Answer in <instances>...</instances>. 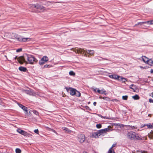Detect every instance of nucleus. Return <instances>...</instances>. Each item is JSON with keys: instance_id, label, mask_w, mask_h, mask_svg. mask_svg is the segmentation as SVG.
I'll return each mask as SVG.
<instances>
[{"instance_id": "39448f33", "label": "nucleus", "mask_w": 153, "mask_h": 153, "mask_svg": "<svg viewBox=\"0 0 153 153\" xmlns=\"http://www.w3.org/2000/svg\"><path fill=\"white\" fill-rule=\"evenodd\" d=\"M69 93L71 96H76V97H79L81 95V93L79 91L73 88L70 90Z\"/></svg>"}, {"instance_id": "864d4df0", "label": "nucleus", "mask_w": 153, "mask_h": 153, "mask_svg": "<svg viewBox=\"0 0 153 153\" xmlns=\"http://www.w3.org/2000/svg\"><path fill=\"white\" fill-rule=\"evenodd\" d=\"M102 58L103 59V60H108V59H105V58Z\"/></svg>"}, {"instance_id": "49530a36", "label": "nucleus", "mask_w": 153, "mask_h": 153, "mask_svg": "<svg viewBox=\"0 0 153 153\" xmlns=\"http://www.w3.org/2000/svg\"><path fill=\"white\" fill-rule=\"evenodd\" d=\"M116 144H113L111 146V147L110 149H112V148L114 147L116 145Z\"/></svg>"}, {"instance_id": "0eeeda50", "label": "nucleus", "mask_w": 153, "mask_h": 153, "mask_svg": "<svg viewBox=\"0 0 153 153\" xmlns=\"http://www.w3.org/2000/svg\"><path fill=\"white\" fill-rule=\"evenodd\" d=\"M36 9L37 10L38 12H44L45 10V8L42 5L38 4H36V5H34Z\"/></svg>"}, {"instance_id": "6ab92c4d", "label": "nucleus", "mask_w": 153, "mask_h": 153, "mask_svg": "<svg viewBox=\"0 0 153 153\" xmlns=\"http://www.w3.org/2000/svg\"><path fill=\"white\" fill-rule=\"evenodd\" d=\"M99 98L100 99H103L107 101H110V99L108 97H102L101 96H100Z\"/></svg>"}, {"instance_id": "1a4fd4ad", "label": "nucleus", "mask_w": 153, "mask_h": 153, "mask_svg": "<svg viewBox=\"0 0 153 153\" xmlns=\"http://www.w3.org/2000/svg\"><path fill=\"white\" fill-rule=\"evenodd\" d=\"M17 131L19 133L21 134L24 135L25 136H29L30 135V134L27 133V132L25 131L24 130H21L20 128H18L17 129Z\"/></svg>"}, {"instance_id": "2eb2a0df", "label": "nucleus", "mask_w": 153, "mask_h": 153, "mask_svg": "<svg viewBox=\"0 0 153 153\" xmlns=\"http://www.w3.org/2000/svg\"><path fill=\"white\" fill-rule=\"evenodd\" d=\"M19 70L21 71L25 72L27 71V68L24 67L20 66L19 68Z\"/></svg>"}, {"instance_id": "6e6552de", "label": "nucleus", "mask_w": 153, "mask_h": 153, "mask_svg": "<svg viewBox=\"0 0 153 153\" xmlns=\"http://www.w3.org/2000/svg\"><path fill=\"white\" fill-rule=\"evenodd\" d=\"M77 137L78 138V140L81 143H83L85 139V135L82 134H79L78 135Z\"/></svg>"}, {"instance_id": "7ed1b4c3", "label": "nucleus", "mask_w": 153, "mask_h": 153, "mask_svg": "<svg viewBox=\"0 0 153 153\" xmlns=\"http://www.w3.org/2000/svg\"><path fill=\"white\" fill-rule=\"evenodd\" d=\"M26 55L27 57V60L28 61L29 63L33 64H36L38 60L34 56L31 55H28L27 54H26Z\"/></svg>"}, {"instance_id": "9d476101", "label": "nucleus", "mask_w": 153, "mask_h": 153, "mask_svg": "<svg viewBox=\"0 0 153 153\" xmlns=\"http://www.w3.org/2000/svg\"><path fill=\"white\" fill-rule=\"evenodd\" d=\"M18 61L21 64H22L24 63H26V62L23 56H19L18 59Z\"/></svg>"}, {"instance_id": "393cba45", "label": "nucleus", "mask_w": 153, "mask_h": 153, "mask_svg": "<svg viewBox=\"0 0 153 153\" xmlns=\"http://www.w3.org/2000/svg\"><path fill=\"white\" fill-rule=\"evenodd\" d=\"M147 126L148 128L152 129L153 128V126L151 123L147 124Z\"/></svg>"}, {"instance_id": "a878e982", "label": "nucleus", "mask_w": 153, "mask_h": 153, "mask_svg": "<svg viewBox=\"0 0 153 153\" xmlns=\"http://www.w3.org/2000/svg\"><path fill=\"white\" fill-rule=\"evenodd\" d=\"M16 153H21L22 151L19 148H16L15 150Z\"/></svg>"}, {"instance_id": "052dcab7", "label": "nucleus", "mask_w": 153, "mask_h": 153, "mask_svg": "<svg viewBox=\"0 0 153 153\" xmlns=\"http://www.w3.org/2000/svg\"><path fill=\"white\" fill-rule=\"evenodd\" d=\"M1 16V15H0V16Z\"/></svg>"}, {"instance_id": "b1692460", "label": "nucleus", "mask_w": 153, "mask_h": 153, "mask_svg": "<svg viewBox=\"0 0 153 153\" xmlns=\"http://www.w3.org/2000/svg\"><path fill=\"white\" fill-rule=\"evenodd\" d=\"M65 88L66 89L67 91L68 92H70V90H71L72 89V88L70 87H66L65 86Z\"/></svg>"}, {"instance_id": "c85d7f7f", "label": "nucleus", "mask_w": 153, "mask_h": 153, "mask_svg": "<svg viewBox=\"0 0 153 153\" xmlns=\"http://www.w3.org/2000/svg\"><path fill=\"white\" fill-rule=\"evenodd\" d=\"M98 132H99L100 134L101 135L102 134L105 133L104 129H100L99 130H98Z\"/></svg>"}, {"instance_id": "79ce46f5", "label": "nucleus", "mask_w": 153, "mask_h": 153, "mask_svg": "<svg viewBox=\"0 0 153 153\" xmlns=\"http://www.w3.org/2000/svg\"><path fill=\"white\" fill-rule=\"evenodd\" d=\"M131 126V129H137V128L136 126Z\"/></svg>"}, {"instance_id": "f257e3e1", "label": "nucleus", "mask_w": 153, "mask_h": 153, "mask_svg": "<svg viewBox=\"0 0 153 153\" xmlns=\"http://www.w3.org/2000/svg\"><path fill=\"white\" fill-rule=\"evenodd\" d=\"M128 139L132 140H143L144 138L136 132L132 131L128 132L126 135Z\"/></svg>"}, {"instance_id": "f3484780", "label": "nucleus", "mask_w": 153, "mask_h": 153, "mask_svg": "<svg viewBox=\"0 0 153 153\" xmlns=\"http://www.w3.org/2000/svg\"><path fill=\"white\" fill-rule=\"evenodd\" d=\"M63 129L65 131V132L66 133H69L72 132V131L68 129V128L66 127H63Z\"/></svg>"}, {"instance_id": "4468645a", "label": "nucleus", "mask_w": 153, "mask_h": 153, "mask_svg": "<svg viewBox=\"0 0 153 153\" xmlns=\"http://www.w3.org/2000/svg\"><path fill=\"white\" fill-rule=\"evenodd\" d=\"M142 59L143 61L146 63L147 64L149 63V58L146 57L145 56H142Z\"/></svg>"}, {"instance_id": "c756f323", "label": "nucleus", "mask_w": 153, "mask_h": 153, "mask_svg": "<svg viewBox=\"0 0 153 153\" xmlns=\"http://www.w3.org/2000/svg\"><path fill=\"white\" fill-rule=\"evenodd\" d=\"M128 98V96L127 95L123 96H122V99L124 100H127Z\"/></svg>"}, {"instance_id": "3c124183", "label": "nucleus", "mask_w": 153, "mask_h": 153, "mask_svg": "<svg viewBox=\"0 0 153 153\" xmlns=\"http://www.w3.org/2000/svg\"><path fill=\"white\" fill-rule=\"evenodd\" d=\"M150 72L151 73H153V69H151L150 71Z\"/></svg>"}, {"instance_id": "20e7f679", "label": "nucleus", "mask_w": 153, "mask_h": 153, "mask_svg": "<svg viewBox=\"0 0 153 153\" xmlns=\"http://www.w3.org/2000/svg\"><path fill=\"white\" fill-rule=\"evenodd\" d=\"M17 104L19 106L25 111V113L26 115L27 116L30 115V110L28 109L27 107L19 103H18Z\"/></svg>"}, {"instance_id": "13d9d810", "label": "nucleus", "mask_w": 153, "mask_h": 153, "mask_svg": "<svg viewBox=\"0 0 153 153\" xmlns=\"http://www.w3.org/2000/svg\"><path fill=\"white\" fill-rule=\"evenodd\" d=\"M82 153H87V152L85 151H84Z\"/></svg>"}, {"instance_id": "bf43d9fd", "label": "nucleus", "mask_w": 153, "mask_h": 153, "mask_svg": "<svg viewBox=\"0 0 153 153\" xmlns=\"http://www.w3.org/2000/svg\"><path fill=\"white\" fill-rule=\"evenodd\" d=\"M4 56L6 58H7V56L6 55H5Z\"/></svg>"}, {"instance_id": "473e14b6", "label": "nucleus", "mask_w": 153, "mask_h": 153, "mask_svg": "<svg viewBox=\"0 0 153 153\" xmlns=\"http://www.w3.org/2000/svg\"><path fill=\"white\" fill-rule=\"evenodd\" d=\"M36 4H32L30 5L29 7L30 8V9H33V8H35V7H34V5H36Z\"/></svg>"}, {"instance_id": "f8f14e48", "label": "nucleus", "mask_w": 153, "mask_h": 153, "mask_svg": "<svg viewBox=\"0 0 153 153\" xmlns=\"http://www.w3.org/2000/svg\"><path fill=\"white\" fill-rule=\"evenodd\" d=\"M109 76L111 78L118 80V79L119 78L120 76L117 75H109Z\"/></svg>"}, {"instance_id": "5701e85b", "label": "nucleus", "mask_w": 153, "mask_h": 153, "mask_svg": "<svg viewBox=\"0 0 153 153\" xmlns=\"http://www.w3.org/2000/svg\"><path fill=\"white\" fill-rule=\"evenodd\" d=\"M136 85L134 84H131L130 86V88L135 91L136 88Z\"/></svg>"}, {"instance_id": "8fccbe9b", "label": "nucleus", "mask_w": 153, "mask_h": 153, "mask_svg": "<svg viewBox=\"0 0 153 153\" xmlns=\"http://www.w3.org/2000/svg\"><path fill=\"white\" fill-rule=\"evenodd\" d=\"M97 88L94 89V90H93V91H95V92H96L97 91Z\"/></svg>"}, {"instance_id": "4be33fe9", "label": "nucleus", "mask_w": 153, "mask_h": 153, "mask_svg": "<svg viewBox=\"0 0 153 153\" xmlns=\"http://www.w3.org/2000/svg\"><path fill=\"white\" fill-rule=\"evenodd\" d=\"M149 63L147 64H149L151 66H153V61L151 59H149Z\"/></svg>"}, {"instance_id": "603ef678", "label": "nucleus", "mask_w": 153, "mask_h": 153, "mask_svg": "<svg viewBox=\"0 0 153 153\" xmlns=\"http://www.w3.org/2000/svg\"><path fill=\"white\" fill-rule=\"evenodd\" d=\"M139 25V22H138L137 23V24H136L134 26H137V25Z\"/></svg>"}, {"instance_id": "bb28decb", "label": "nucleus", "mask_w": 153, "mask_h": 153, "mask_svg": "<svg viewBox=\"0 0 153 153\" xmlns=\"http://www.w3.org/2000/svg\"><path fill=\"white\" fill-rule=\"evenodd\" d=\"M45 62L44 61H43L42 59L40 60L39 61V64L40 65H43L45 63Z\"/></svg>"}, {"instance_id": "ddd939ff", "label": "nucleus", "mask_w": 153, "mask_h": 153, "mask_svg": "<svg viewBox=\"0 0 153 153\" xmlns=\"http://www.w3.org/2000/svg\"><path fill=\"white\" fill-rule=\"evenodd\" d=\"M100 135V134L98 132V131L97 132H93L92 133V136L95 138L98 137Z\"/></svg>"}, {"instance_id": "4c0bfd02", "label": "nucleus", "mask_w": 153, "mask_h": 153, "mask_svg": "<svg viewBox=\"0 0 153 153\" xmlns=\"http://www.w3.org/2000/svg\"><path fill=\"white\" fill-rule=\"evenodd\" d=\"M34 131L35 133H36L37 134H39V131L38 129H37L34 130Z\"/></svg>"}, {"instance_id": "f03ea898", "label": "nucleus", "mask_w": 153, "mask_h": 153, "mask_svg": "<svg viewBox=\"0 0 153 153\" xmlns=\"http://www.w3.org/2000/svg\"><path fill=\"white\" fill-rule=\"evenodd\" d=\"M76 51H75V52L78 53H80L86 57H89L90 55H93L94 53V51L93 50H85L81 48L78 49Z\"/></svg>"}, {"instance_id": "72a5a7b5", "label": "nucleus", "mask_w": 153, "mask_h": 153, "mask_svg": "<svg viewBox=\"0 0 153 153\" xmlns=\"http://www.w3.org/2000/svg\"><path fill=\"white\" fill-rule=\"evenodd\" d=\"M96 127L98 128H100L102 127V126L101 124H99L96 125Z\"/></svg>"}, {"instance_id": "ea45409f", "label": "nucleus", "mask_w": 153, "mask_h": 153, "mask_svg": "<svg viewBox=\"0 0 153 153\" xmlns=\"http://www.w3.org/2000/svg\"><path fill=\"white\" fill-rule=\"evenodd\" d=\"M142 24H146L148 25V23H149V22L147 21H145V22H141Z\"/></svg>"}, {"instance_id": "6e6d98bb", "label": "nucleus", "mask_w": 153, "mask_h": 153, "mask_svg": "<svg viewBox=\"0 0 153 153\" xmlns=\"http://www.w3.org/2000/svg\"><path fill=\"white\" fill-rule=\"evenodd\" d=\"M150 96H151L153 98V94H152L151 95H150Z\"/></svg>"}, {"instance_id": "09e8293b", "label": "nucleus", "mask_w": 153, "mask_h": 153, "mask_svg": "<svg viewBox=\"0 0 153 153\" xmlns=\"http://www.w3.org/2000/svg\"><path fill=\"white\" fill-rule=\"evenodd\" d=\"M14 59H18V57H17V56H16L14 58Z\"/></svg>"}, {"instance_id": "dca6fc26", "label": "nucleus", "mask_w": 153, "mask_h": 153, "mask_svg": "<svg viewBox=\"0 0 153 153\" xmlns=\"http://www.w3.org/2000/svg\"><path fill=\"white\" fill-rule=\"evenodd\" d=\"M118 80L120 81H122L123 82H125L127 81V79L123 77L122 76H120V77Z\"/></svg>"}, {"instance_id": "7c9ffc66", "label": "nucleus", "mask_w": 153, "mask_h": 153, "mask_svg": "<svg viewBox=\"0 0 153 153\" xmlns=\"http://www.w3.org/2000/svg\"><path fill=\"white\" fill-rule=\"evenodd\" d=\"M69 74L71 76H74L75 74V73L73 71H71L69 72Z\"/></svg>"}, {"instance_id": "c03bdc74", "label": "nucleus", "mask_w": 153, "mask_h": 153, "mask_svg": "<svg viewBox=\"0 0 153 153\" xmlns=\"http://www.w3.org/2000/svg\"><path fill=\"white\" fill-rule=\"evenodd\" d=\"M85 108L86 109L88 110H90V109L89 108V107L88 106H85Z\"/></svg>"}, {"instance_id": "aec40b11", "label": "nucleus", "mask_w": 153, "mask_h": 153, "mask_svg": "<svg viewBox=\"0 0 153 153\" xmlns=\"http://www.w3.org/2000/svg\"><path fill=\"white\" fill-rule=\"evenodd\" d=\"M43 61H44L45 62H47L48 60V58L46 56H43L41 59Z\"/></svg>"}, {"instance_id": "e433bc0d", "label": "nucleus", "mask_w": 153, "mask_h": 153, "mask_svg": "<svg viewBox=\"0 0 153 153\" xmlns=\"http://www.w3.org/2000/svg\"><path fill=\"white\" fill-rule=\"evenodd\" d=\"M51 67V66L50 65H44V68H49Z\"/></svg>"}, {"instance_id": "423d86ee", "label": "nucleus", "mask_w": 153, "mask_h": 153, "mask_svg": "<svg viewBox=\"0 0 153 153\" xmlns=\"http://www.w3.org/2000/svg\"><path fill=\"white\" fill-rule=\"evenodd\" d=\"M14 37L17 41L20 42H26L30 41V39L29 38H23L22 36L18 35H15Z\"/></svg>"}, {"instance_id": "412c9836", "label": "nucleus", "mask_w": 153, "mask_h": 153, "mask_svg": "<svg viewBox=\"0 0 153 153\" xmlns=\"http://www.w3.org/2000/svg\"><path fill=\"white\" fill-rule=\"evenodd\" d=\"M132 98L134 100H138L140 98V97L138 95L136 94L135 95L132 96Z\"/></svg>"}, {"instance_id": "5fc2aeb1", "label": "nucleus", "mask_w": 153, "mask_h": 153, "mask_svg": "<svg viewBox=\"0 0 153 153\" xmlns=\"http://www.w3.org/2000/svg\"><path fill=\"white\" fill-rule=\"evenodd\" d=\"M139 25H142L143 24H142L141 22H139Z\"/></svg>"}, {"instance_id": "a211bd4d", "label": "nucleus", "mask_w": 153, "mask_h": 153, "mask_svg": "<svg viewBox=\"0 0 153 153\" xmlns=\"http://www.w3.org/2000/svg\"><path fill=\"white\" fill-rule=\"evenodd\" d=\"M97 92L99 94H103L106 92V91L104 89H103L102 90H100L98 89L97 90Z\"/></svg>"}, {"instance_id": "9b49d317", "label": "nucleus", "mask_w": 153, "mask_h": 153, "mask_svg": "<svg viewBox=\"0 0 153 153\" xmlns=\"http://www.w3.org/2000/svg\"><path fill=\"white\" fill-rule=\"evenodd\" d=\"M29 90H25L24 91V92L26 94L29 95H33L34 93V91L33 90L30 88H29Z\"/></svg>"}, {"instance_id": "a18cd8bd", "label": "nucleus", "mask_w": 153, "mask_h": 153, "mask_svg": "<svg viewBox=\"0 0 153 153\" xmlns=\"http://www.w3.org/2000/svg\"><path fill=\"white\" fill-rule=\"evenodd\" d=\"M149 101L150 103H153V100H152V99H149Z\"/></svg>"}, {"instance_id": "4d7b16f0", "label": "nucleus", "mask_w": 153, "mask_h": 153, "mask_svg": "<svg viewBox=\"0 0 153 153\" xmlns=\"http://www.w3.org/2000/svg\"><path fill=\"white\" fill-rule=\"evenodd\" d=\"M146 67H147V66H146V67H143L142 68H144V69H146Z\"/></svg>"}, {"instance_id": "de8ad7c7", "label": "nucleus", "mask_w": 153, "mask_h": 153, "mask_svg": "<svg viewBox=\"0 0 153 153\" xmlns=\"http://www.w3.org/2000/svg\"><path fill=\"white\" fill-rule=\"evenodd\" d=\"M97 104V102H94L93 103V105H94V106H95Z\"/></svg>"}, {"instance_id": "2f4dec72", "label": "nucleus", "mask_w": 153, "mask_h": 153, "mask_svg": "<svg viewBox=\"0 0 153 153\" xmlns=\"http://www.w3.org/2000/svg\"><path fill=\"white\" fill-rule=\"evenodd\" d=\"M33 113L35 114L36 115H39V113L38 111H36V110H33V111H32Z\"/></svg>"}, {"instance_id": "58836bf2", "label": "nucleus", "mask_w": 153, "mask_h": 153, "mask_svg": "<svg viewBox=\"0 0 153 153\" xmlns=\"http://www.w3.org/2000/svg\"><path fill=\"white\" fill-rule=\"evenodd\" d=\"M108 153H115L114 152V151H113L112 149H110L108 151Z\"/></svg>"}, {"instance_id": "cd10ccee", "label": "nucleus", "mask_w": 153, "mask_h": 153, "mask_svg": "<svg viewBox=\"0 0 153 153\" xmlns=\"http://www.w3.org/2000/svg\"><path fill=\"white\" fill-rule=\"evenodd\" d=\"M104 131H105V133H106L107 132H109L111 131V129L108 128H104Z\"/></svg>"}, {"instance_id": "a19ab883", "label": "nucleus", "mask_w": 153, "mask_h": 153, "mask_svg": "<svg viewBox=\"0 0 153 153\" xmlns=\"http://www.w3.org/2000/svg\"><path fill=\"white\" fill-rule=\"evenodd\" d=\"M147 124H142L141 125V128H143L145 127V126H147Z\"/></svg>"}, {"instance_id": "f704fd0d", "label": "nucleus", "mask_w": 153, "mask_h": 153, "mask_svg": "<svg viewBox=\"0 0 153 153\" xmlns=\"http://www.w3.org/2000/svg\"><path fill=\"white\" fill-rule=\"evenodd\" d=\"M50 130L54 132L57 135L58 134L57 133L56 131L53 129L50 128Z\"/></svg>"}, {"instance_id": "c9c22d12", "label": "nucleus", "mask_w": 153, "mask_h": 153, "mask_svg": "<svg viewBox=\"0 0 153 153\" xmlns=\"http://www.w3.org/2000/svg\"><path fill=\"white\" fill-rule=\"evenodd\" d=\"M149 23H148V25H152L153 24V20L151 21H148Z\"/></svg>"}, {"instance_id": "37998d69", "label": "nucleus", "mask_w": 153, "mask_h": 153, "mask_svg": "<svg viewBox=\"0 0 153 153\" xmlns=\"http://www.w3.org/2000/svg\"><path fill=\"white\" fill-rule=\"evenodd\" d=\"M22 49L20 48H19L17 50H16V51L17 52H20V51H22Z\"/></svg>"}]
</instances>
